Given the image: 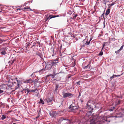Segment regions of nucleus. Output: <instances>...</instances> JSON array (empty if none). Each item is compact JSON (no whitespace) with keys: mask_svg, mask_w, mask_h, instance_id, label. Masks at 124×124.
<instances>
[{"mask_svg":"<svg viewBox=\"0 0 124 124\" xmlns=\"http://www.w3.org/2000/svg\"><path fill=\"white\" fill-rule=\"evenodd\" d=\"M51 76L53 78L54 77V76L52 74H50L49 75H47L46 76V78H47L48 77Z\"/></svg>","mask_w":124,"mask_h":124,"instance_id":"obj_11","label":"nucleus"},{"mask_svg":"<svg viewBox=\"0 0 124 124\" xmlns=\"http://www.w3.org/2000/svg\"><path fill=\"white\" fill-rule=\"evenodd\" d=\"M14 62V61H13L12 62V64Z\"/></svg>","mask_w":124,"mask_h":124,"instance_id":"obj_33","label":"nucleus"},{"mask_svg":"<svg viewBox=\"0 0 124 124\" xmlns=\"http://www.w3.org/2000/svg\"><path fill=\"white\" fill-rule=\"evenodd\" d=\"M62 45H61V47H60V49H61V48H62Z\"/></svg>","mask_w":124,"mask_h":124,"instance_id":"obj_34","label":"nucleus"},{"mask_svg":"<svg viewBox=\"0 0 124 124\" xmlns=\"http://www.w3.org/2000/svg\"><path fill=\"white\" fill-rule=\"evenodd\" d=\"M4 92V91L0 89V93H2Z\"/></svg>","mask_w":124,"mask_h":124,"instance_id":"obj_29","label":"nucleus"},{"mask_svg":"<svg viewBox=\"0 0 124 124\" xmlns=\"http://www.w3.org/2000/svg\"><path fill=\"white\" fill-rule=\"evenodd\" d=\"M110 12V10L108 8L106 10V12L105 13L106 15H108L109 14Z\"/></svg>","mask_w":124,"mask_h":124,"instance_id":"obj_8","label":"nucleus"},{"mask_svg":"<svg viewBox=\"0 0 124 124\" xmlns=\"http://www.w3.org/2000/svg\"><path fill=\"white\" fill-rule=\"evenodd\" d=\"M0 50L1 51L0 53L1 54L5 55L6 54V52L7 51V49L6 48H2Z\"/></svg>","mask_w":124,"mask_h":124,"instance_id":"obj_4","label":"nucleus"},{"mask_svg":"<svg viewBox=\"0 0 124 124\" xmlns=\"http://www.w3.org/2000/svg\"><path fill=\"white\" fill-rule=\"evenodd\" d=\"M17 82L18 83H19V81L18 80H17Z\"/></svg>","mask_w":124,"mask_h":124,"instance_id":"obj_31","label":"nucleus"},{"mask_svg":"<svg viewBox=\"0 0 124 124\" xmlns=\"http://www.w3.org/2000/svg\"><path fill=\"white\" fill-rule=\"evenodd\" d=\"M32 80L31 79H29L27 80V83H30L31 82H32Z\"/></svg>","mask_w":124,"mask_h":124,"instance_id":"obj_18","label":"nucleus"},{"mask_svg":"<svg viewBox=\"0 0 124 124\" xmlns=\"http://www.w3.org/2000/svg\"><path fill=\"white\" fill-rule=\"evenodd\" d=\"M97 0V1H98L99 0Z\"/></svg>","mask_w":124,"mask_h":124,"instance_id":"obj_37","label":"nucleus"},{"mask_svg":"<svg viewBox=\"0 0 124 124\" xmlns=\"http://www.w3.org/2000/svg\"><path fill=\"white\" fill-rule=\"evenodd\" d=\"M123 116V114H119L117 116L113 117H112V119H115L116 118L121 117Z\"/></svg>","mask_w":124,"mask_h":124,"instance_id":"obj_7","label":"nucleus"},{"mask_svg":"<svg viewBox=\"0 0 124 124\" xmlns=\"http://www.w3.org/2000/svg\"><path fill=\"white\" fill-rule=\"evenodd\" d=\"M104 0V1L103 2V3L105 4V5H106V3L107 0Z\"/></svg>","mask_w":124,"mask_h":124,"instance_id":"obj_25","label":"nucleus"},{"mask_svg":"<svg viewBox=\"0 0 124 124\" xmlns=\"http://www.w3.org/2000/svg\"><path fill=\"white\" fill-rule=\"evenodd\" d=\"M123 46H121L120 49L119 50V51H121V50H122L123 49Z\"/></svg>","mask_w":124,"mask_h":124,"instance_id":"obj_23","label":"nucleus"},{"mask_svg":"<svg viewBox=\"0 0 124 124\" xmlns=\"http://www.w3.org/2000/svg\"><path fill=\"white\" fill-rule=\"evenodd\" d=\"M13 124H16L15 123H13Z\"/></svg>","mask_w":124,"mask_h":124,"instance_id":"obj_35","label":"nucleus"},{"mask_svg":"<svg viewBox=\"0 0 124 124\" xmlns=\"http://www.w3.org/2000/svg\"><path fill=\"white\" fill-rule=\"evenodd\" d=\"M69 108H70V109L72 111H73V110H75L77 108V107L76 106H73L72 105H70L69 107Z\"/></svg>","mask_w":124,"mask_h":124,"instance_id":"obj_5","label":"nucleus"},{"mask_svg":"<svg viewBox=\"0 0 124 124\" xmlns=\"http://www.w3.org/2000/svg\"><path fill=\"white\" fill-rule=\"evenodd\" d=\"M39 103L40 104H44V101L41 99H40V101L39 102Z\"/></svg>","mask_w":124,"mask_h":124,"instance_id":"obj_13","label":"nucleus"},{"mask_svg":"<svg viewBox=\"0 0 124 124\" xmlns=\"http://www.w3.org/2000/svg\"><path fill=\"white\" fill-rule=\"evenodd\" d=\"M77 84L78 85L79 84V82H77Z\"/></svg>","mask_w":124,"mask_h":124,"instance_id":"obj_32","label":"nucleus"},{"mask_svg":"<svg viewBox=\"0 0 124 124\" xmlns=\"http://www.w3.org/2000/svg\"><path fill=\"white\" fill-rule=\"evenodd\" d=\"M92 105H93L96 108L97 107L98 108L97 106L96 107V106L93 105L90 102H88L86 104L87 106V108L88 109V110L84 118V119H85V122L83 124H102L103 122L108 124V121L109 122L110 121L108 120L107 119H101V118L97 115L92 116L89 115V114L92 113L93 109V107H92Z\"/></svg>","mask_w":124,"mask_h":124,"instance_id":"obj_1","label":"nucleus"},{"mask_svg":"<svg viewBox=\"0 0 124 124\" xmlns=\"http://www.w3.org/2000/svg\"><path fill=\"white\" fill-rule=\"evenodd\" d=\"M120 103V101L119 100H118L117 102H113V104H114L115 105H117L119 104Z\"/></svg>","mask_w":124,"mask_h":124,"instance_id":"obj_10","label":"nucleus"},{"mask_svg":"<svg viewBox=\"0 0 124 124\" xmlns=\"http://www.w3.org/2000/svg\"><path fill=\"white\" fill-rule=\"evenodd\" d=\"M62 95L64 98L67 97L70 98L73 96V94L69 93H65L63 92L62 93Z\"/></svg>","mask_w":124,"mask_h":124,"instance_id":"obj_2","label":"nucleus"},{"mask_svg":"<svg viewBox=\"0 0 124 124\" xmlns=\"http://www.w3.org/2000/svg\"><path fill=\"white\" fill-rule=\"evenodd\" d=\"M103 53L102 52V50H101V51L100 52V53H99V55L100 56L102 55H103Z\"/></svg>","mask_w":124,"mask_h":124,"instance_id":"obj_20","label":"nucleus"},{"mask_svg":"<svg viewBox=\"0 0 124 124\" xmlns=\"http://www.w3.org/2000/svg\"><path fill=\"white\" fill-rule=\"evenodd\" d=\"M120 51H119L118 50L117 51H116L115 53H116V54H117Z\"/></svg>","mask_w":124,"mask_h":124,"instance_id":"obj_27","label":"nucleus"},{"mask_svg":"<svg viewBox=\"0 0 124 124\" xmlns=\"http://www.w3.org/2000/svg\"><path fill=\"white\" fill-rule=\"evenodd\" d=\"M58 85H56V86H55V91H56V90H57V88H58Z\"/></svg>","mask_w":124,"mask_h":124,"instance_id":"obj_22","label":"nucleus"},{"mask_svg":"<svg viewBox=\"0 0 124 124\" xmlns=\"http://www.w3.org/2000/svg\"><path fill=\"white\" fill-rule=\"evenodd\" d=\"M120 75H113L111 77V78H113L114 77H117L119 76Z\"/></svg>","mask_w":124,"mask_h":124,"instance_id":"obj_16","label":"nucleus"},{"mask_svg":"<svg viewBox=\"0 0 124 124\" xmlns=\"http://www.w3.org/2000/svg\"><path fill=\"white\" fill-rule=\"evenodd\" d=\"M52 66L51 62H47L46 66V70H49L51 69Z\"/></svg>","mask_w":124,"mask_h":124,"instance_id":"obj_3","label":"nucleus"},{"mask_svg":"<svg viewBox=\"0 0 124 124\" xmlns=\"http://www.w3.org/2000/svg\"><path fill=\"white\" fill-rule=\"evenodd\" d=\"M115 109V107H111V108L109 109V110L110 111H112L113 110Z\"/></svg>","mask_w":124,"mask_h":124,"instance_id":"obj_17","label":"nucleus"},{"mask_svg":"<svg viewBox=\"0 0 124 124\" xmlns=\"http://www.w3.org/2000/svg\"><path fill=\"white\" fill-rule=\"evenodd\" d=\"M37 90V89H35L34 90H30V91L31 92H35Z\"/></svg>","mask_w":124,"mask_h":124,"instance_id":"obj_21","label":"nucleus"},{"mask_svg":"<svg viewBox=\"0 0 124 124\" xmlns=\"http://www.w3.org/2000/svg\"><path fill=\"white\" fill-rule=\"evenodd\" d=\"M6 118V117L4 115H3L1 118V119L2 120H4Z\"/></svg>","mask_w":124,"mask_h":124,"instance_id":"obj_14","label":"nucleus"},{"mask_svg":"<svg viewBox=\"0 0 124 124\" xmlns=\"http://www.w3.org/2000/svg\"><path fill=\"white\" fill-rule=\"evenodd\" d=\"M23 8H23H22L21 9H17V10H22L23 9H29L30 10H31V11L32 10L29 7L28 8H27L26 7V8Z\"/></svg>","mask_w":124,"mask_h":124,"instance_id":"obj_9","label":"nucleus"},{"mask_svg":"<svg viewBox=\"0 0 124 124\" xmlns=\"http://www.w3.org/2000/svg\"><path fill=\"white\" fill-rule=\"evenodd\" d=\"M26 91L28 93L30 92H31L30 90H26Z\"/></svg>","mask_w":124,"mask_h":124,"instance_id":"obj_28","label":"nucleus"},{"mask_svg":"<svg viewBox=\"0 0 124 124\" xmlns=\"http://www.w3.org/2000/svg\"><path fill=\"white\" fill-rule=\"evenodd\" d=\"M19 83H18L17 84V85L16 86V87L15 88V89L16 90L17 89V88H19Z\"/></svg>","mask_w":124,"mask_h":124,"instance_id":"obj_19","label":"nucleus"},{"mask_svg":"<svg viewBox=\"0 0 124 124\" xmlns=\"http://www.w3.org/2000/svg\"><path fill=\"white\" fill-rule=\"evenodd\" d=\"M90 67V65L89 64H88L86 66L84 67V68L85 69H86L88 68H89Z\"/></svg>","mask_w":124,"mask_h":124,"instance_id":"obj_12","label":"nucleus"},{"mask_svg":"<svg viewBox=\"0 0 124 124\" xmlns=\"http://www.w3.org/2000/svg\"><path fill=\"white\" fill-rule=\"evenodd\" d=\"M51 62L52 63V65H56L58 62V60H54L52 62Z\"/></svg>","mask_w":124,"mask_h":124,"instance_id":"obj_6","label":"nucleus"},{"mask_svg":"<svg viewBox=\"0 0 124 124\" xmlns=\"http://www.w3.org/2000/svg\"><path fill=\"white\" fill-rule=\"evenodd\" d=\"M78 15H77V14H76L73 17V18H75L77 16H78Z\"/></svg>","mask_w":124,"mask_h":124,"instance_id":"obj_26","label":"nucleus"},{"mask_svg":"<svg viewBox=\"0 0 124 124\" xmlns=\"http://www.w3.org/2000/svg\"><path fill=\"white\" fill-rule=\"evenodd\" d=\"M106 43H106V42L104 43V44H103V48L104 47V46H105V44Z\"/></svg>","mask_w":124,"mask_h":124,"instance_id":"obj_30","label":"nucleus"},{"mask_svg":"<svg viewBox=\"0 0 124 124\" xmlns=\"http://www.w3.org/2000/svg\"><path fill=\"white\" fill-rule=\"evenodd\" d=\"M92 39L91 38L90 40H89V41L88 42L86 41V42L85 43V44L87 45H88L89 44L90 41L92 40Z\"/></svg>","mask_w":124,"mask_h":124,"instance_id":"obj_15","label":"nucleus"},{"mask_svg":"<svg viewBox=\"0 0 124 124\" xmlns=\"http://www.w3.org/2000/svg\"><path fill=\"white\" fill-rule=\"evenodd\" d=\"M16 120V121H18V120Z\"/></svg>","mask_w":124,"mask_h":124,"instance_id":"obj_36","label":"nucleus"},{"mask_svg":"<svg viewBox=\"0 0 124 124\" xmlns=\"http://www.w3.org/2000/svg\"><path fill=\"white\" fill-rule=\"evenodd\" d=\"M114 4H115L114 3H112L111 4L109 5V7H110L111 6L114 5Z\"/></svg>","mask_w":124,"mask_h":124,"instance_id":"obj_24","label":"nucleus"}]
</instances>
